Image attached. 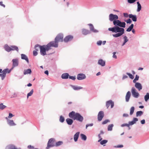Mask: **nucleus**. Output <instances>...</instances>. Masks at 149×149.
Listing matches in <instances>:
<instances>
[{
  "instance_id": "1",
  "label": "nucleus",
  "mask_w": 149,
  "mask_h": 149,
  "mask_svg": "<svg viewBox=\"0 0 149 149\" xmlns=\"http://www.w3.org/2000/svg\"><path fill=\"white\" fill-rule=\"evenodd\" d=\"M58 46V42L56 40L51 41L46 45H43L41 48V52L43 54H46V51L51 49L52 47H57Z\"/></svg>"
},
{
  "instance_id": "2",
  "label": "nucleus",
  "mask_w": 149,
  "mask_h": 149,
  "mask_svg": "<svg viewBox=\"0 0 149 149\" xmlns=\"http://www.w3.org/2000/svg\"><path fill=\"white\" fill-rule=\"evenodd\" d=\"M108 30L115 33L119 32L115 34H113V36L115 38L118 37L122 36L124 32V29L118 26H115L113 27L109 28Z\"/></svg>"
},
{
  "instance_id": "3",
  "label": "nucleus",
  "mask_w": 149,
  "mask_h": 149,
  "mask_svg": "<svg viewBox=\"0 0 149 149\" xmlns=\"http://www.w3.org/2000/svg\"><path fill=\"white\" fill-rule=\"evenodd\" d=\"M69 117L74 120H76L79 122H82L84 119L83 116L78 113H76L74 111L70 112L69 114Z\"/></svg>"
},
{
  "instance_id": "4",
  "label": "nucleus",
  "mask_w": 149,
  "mask_h": 149,
  "mask_svg": "<svg viewBox=\"0 0 149 149\" xmlns=\"http://www.w3.org/2000/svg\"><path fill=\"white\" fill-rule=\"evenodd\" d=\"M55 141L54 139L51 138L49 140L46 149H48L54 146H55Z\"/></svg>"
},
{
  "instance_id": "5",
  "label": "nucleus",
  "mask_w": 149,
  "mask_h": 149,
  "mask_svg": "<svg viewBox=\"0 0 149 149\" xmlns=\"http://www.w3.org/2000/svg\"><path fill=\"white\" fill-rule=\"evenodd\" d=\"M13 69V67H12V68L10 70H9L8 68H6L4 69L2 71V73L1 74V76H2V79L3 80V79L5 78L6 76V73H9L11 71V70Z\"/></svg>"
},
{
  "instance_id": "6",
  "label": "nucleus",
  "mask_w": 149,
  "mask_h": 149,
  "mask_svg": "<svg viewBox=\"0 0 149 149\" xmlns=\"http://www.w3.org/2000/svg\"><path fill=\"white\" fill-rule=\"evenodd\" d=\"M131 92L133 96L136 98H137L139 95V93L136 92V91L134 87H132L131 90Z\"/></svg>"
},
{
  "instance_id": "7",
  "label": "nucleus",
  "mask_w": 149,
  "mask_h": 149,
  "mask_svg": "<svg viewBox=\"0 0 149 149\" xmlns=\"http://www.w3.org/2000/svg\"><path fill=\"white\" fill-rule=\"evenodd\" d=\"M63 35L62 34L60 33L58 34L55 38V40L58 42H63Z\"/></svg>"
},
{
  "instance_id": "8",
  "label": "nucleus",
  "mask_w": 149,
  "mask_h": 149,
  "mask_svg": "<svg viewBox=\"0 0 149 149\" xmlns=\"http://www.w3.org/2000/svg\"><path fill=\"white\" fill-rule=\"evenodd\" d=\"M109 19L110 21H114L115 20H116L118 18V15H113L112 14H111L109 15Z\"/></svg>"
},
{
  "instance_id": "9",
  "label": "nucleus",
  "mask_w": 149,
  "mask_h": 149,
  "mask_svg": "<svg viewBox=\"0 0 149 149\" xmlns=\"http://www.w3.org/2000/svg\"><path fill=\"white\" fill-rule=\"evenodd\" d=\"M104 116V112L102 111H100L97 115V119L99 121H101Z\"/></svg>"
},
{
  "instance_id": "10",
  "label": "nucleus",
  "mask_w": 149,
  "mask_h": 149,
  "mask_svg": "<svg viewBox=\"0 0 149 149\" xmlns=\"http://www.w3.org/2000/svg\"><path fill=\"white\" fill-rule=\"evenodd\" d=\"M73 37L72 35H68L66 36L64 39V41L65 42H68L72 40Z\"/></svg>"
},
{
  "instance_id": "11",
  "label": "nucleus",
  "mask_w": 149,
  "mask_h": 149,
  "mask_svg": "<svg viewBox=\"0 0 149 149\" xmlns=\"http://www.w3.org/2000/svg\"><path fill=\"white\" fill-rule=\"evenodd\" d=\"M114 102L111 100H110L107 102L106 103V106L107 108H108L111 105V108H112L114 106Z\"/></svg>"
},
{
  "instance_id": "12",
  "label": "nucleus",
  "mask_w": 149,
  "mask_h": 149,
  "mask_svg": "<svg viewBox=\"0 0 149 149\" xmlns=\"http://www.w3.org/2000/svg\"><path fill=\"white\" fill-rule=\"evenodd\" d=\"M86 76L85 74H79L77 76V79L79 80L84 79L86 78Z\"/></svg>"
},
{
  "instance_id": "13",
  "label": "nucleus",
  "mask_w": 149,
  "mask_h": 149,
  "mask_svg": "<svg viewBox=\"0 0 149 149\" xmlns=\"http://www.w3.org/2000/svg\"><path fill=\"white\" fill-rule=\"evenodd\" d=\"M13 67V68L17 66L18 65V61L17 59H13L12 60Z\"/></svg>"
},
{
  "instance_id": "14",
  "label": "nucleus",
  "mask_w": 149,
  "mask_h": 149,
  "mask_svg": "<svg viewBox=\"0 0 149 149\" xmlns=\"http://www.w3.org/2000/svg\"><path fill=\"white\" fill-rule=\"evenodd\" d=\"M43 46V45L40 46L38 45H35V49L36 51H38L39 49H40V54L42 56H44V55H46V54H43L41 52V48Z\"/></svg>"
},
{
  "instance_id": "15",
  "label": "nucleus",
  "mask_w": 149,
  "mask_h": 149,
  "mask_svg": "<svg viewBox=\"0 0 149 149\" xmlns=\"http://www.w3.org/2000/svg\"><path fill=\"white\" fill-rule=\"evenodd\" d=\"M88 25L89 26L90 29L91 31L94 33H97L98 32V31L95 29L93 27V25L91 24H88Z\"/></svg>"
},
{
  "instance_id": "16",
  "label": "nucleus",
  "mask_w": 149,
  "mask_h": 149,
  "mask_svg": "<svg viewBox=\"0 0 149 149\" xmlns=\"http://www.w3.org/2000/svg\"><path fill=\"white\" fill-rule=\"evenodd\" d=\"M135 86L137 88L139 91H140L142 89V86L141 84L139 82L135 83Z\"/></svg>"
},
{
  "instance_id": "17",
  "label": "nucleus",
  "mask_w": 149,
  "mask_h": 149,
  "mask_svg": "<svg viewBox=\"0 0 149 149\" xmlns=\"http://www.w3.org/2000/svg\"><path fill=\"white\" fill-rule=\"evenodd\" d=\"M129 18H132V20L134 22H136L137 20L136 16V15H134L132 14L129 15Z\"/></svg>"
},
{
  "instance_id": "18",
  "label": "nucleus",
  "mask_w": 149,
  "mask_h": 149,
  "mask_svg": "<svg viewBox=\"0 0 149 149\" xmlns=\"http://www.w3.org/2000/svg\"><path fill=\"white\" fill-rule=\"evenodd\" d=\"M131 96V93L129 91H128L127 93L125 96V99L126 102L129 101Z\"/></svg>"
},
{
  "instance_id": "19",
  "label": "nucleus",
  "mask_w": 149,
  "mask_h": 149,
  "mask_svg": "<svg viewBox=\"0 0 149 149\" xmlns=\"http://www.w3.org/2000/svg\"><path fill=\"white\" fill-rule=\"evenodd\" d=\"M7 122L8 124L10 126H14L16 125L13 120H8Z\"/></svg>"
},
{
  "instance_id": "20",
  "label": "nucleus",
  "mask_w": 149,
  "mask_h": 149,
  "mask_svg": "<svg viewBox=\"0 0 149 149\" xmlns=\"http://www.w3.org/2000/svg\"><path fill=\"white\" fill-rule=\"evenodd\" d=\"M98 64L102 66H104L105 65V61L102 59H100L98 60Z\"/></svg>"
},
{
  "instance_id": "21",
  "label": "nucleus",
  "mask_w": 149,
  "mask_h": 149,
  "mask_svg": "<svg viewBox=\"0 0 149 149\" xmlns=\"http://www.w3.org/2000/svg\"><path fill=\"white\" fill-rule=\"evenodd\" d=\"M5 149H18L14 145H10L7 146Z\"/></svg>"
},
{
  "instance_id": "22",
  "label": "nucleus",
  "mask_w": 149,
  "mask_h": 149,
  "mask_svg": "<svg viewBox=\"0 0 149 149\" xmlns=\"http://www.w3.org/2000/svg\"><path fill=\"white\" fill-rule=\"evenodd\" d=\"M80 132H77L74 136V139L75 142H76L78 140L79 137Z\"/></svg>"
},
{
  "instance_id": "23",
  "label": "nucleus",
  "mask_w": 149,
  "mask_h": 149,
  "mask_svg": "<svg viewBox=\"0 0 149 149\" xmlns=\"http://www.w3.org/2000/svg\"><path fill=\"white\" fill-rule=\"evenodd\" d=\"M138 120V119L137 118H134L133 120L129 122V124L130 125H133L135 123L136 121Z\"/></svg>"
},
{
  "instance_id": "24",
  "label": "nucleus",
  "mask_w": 149,
  "mask_h": 149,
  "mask_svg": "<svg viewBox=\"0 0 149 149\" xmlns=\"http://www.w3.org/2000/svg\"><path fill=\"white\" fill-rule=\"evenodd\" d=\"M4 48L8 52H10L11 51V46L9 47L7 44L5 45Z\"/></svg>"
},
{
  "instance_id": "25",
  "label": "nucleus",
  "mask_w": 149,
  "mask_h": 149,
  "mask_svg": "<svg viewBox=\"0 0 149 149\" xmlns=\"http://www.w3.org/2000/svg\"><path fill=\"white\" fill-rule=\"evenodd\" d=\"M21 58L22 59L25 60L26 62L29 63V61L27 57L24 54H21Z\"/></svg>"
},
{
  "instance_id": "26",
  "label": "nucleus",
  "mask_w": 149,
  "mask_h": 149,
  "mask_svg": "<svg viewBox=\"0 0 149 149\" xmlns=\"http://www.w3.org/2000/svg\"><path fill=\"white\" fill-rule=\"evenodd\" d=\"M67 124L70 125H71L73 123V120L71 119L68 118L66 119Z\"/></svg>"
},
{
  "instance_id": "27",
  "label": "nucleus",
  "mask_w": 149,
  "mask_h": 149,
  "mask_svg": "<svg viewBox=\"0 0 149 149\" xmlns=\"http://www.w3.org/2000/svg\"><path fill=\"white\" fill-rule=\"evenodd\" d=\"M69 77V74L67 73L63 74L61 75V77L63 79H67Z\"/></svg>"
},
{
  "instance_id": "28",
  "label": "nucleus",
  "mask_w": 149,
  "mask_h": 149,
  "mask_svg": "<svg viewBox=\"0 0 149 149\" xmlns=\"http://www.w3.org/2000/svg\"><path fill=\"white\" fill-rule=\"evenodd\" d=\"M82 34L84 35H86L90 33V32L88 30L83 29L82 30Z\"/></svg>"
},
{
  "instance_id": "29",
  "label": "nucleus",
  "mask_w": 149,
  "mask_h": 149,
  "mask_svg": "<svg viewBox=\"0 0 149 149\" xmlns=\"http://www.w3.org/2000/svg\"><path fill=\"white\" fill-rule=\"evenodd\" d=\"M72 87L75 90H78L80 89H82L83 88L81 86H72Z\"/></svg>"
},
{
  "instance_id": "30",
  "label": "nucleus",
  "mask_w": 149,
  "mask_h": 149,
  "mask_svg": "<svg viewBox=\"0 0 149 149\" xmlns=\"http://www.w3.org/2000/svg\"><path fill=\"white\" fill-rule=\"evenodd\" d=\"M16 50L17 52L18 51V47L15 46L13 45L11 46V51Z\"/></svg>"
},
{
  "instance_id": "31",
  "label": "nucleus",
  "mask_w": 149,
  "mask_h": 149,
  "mask_svg": "<svg viewBox=\"0 0 149 149\" xmlns=\"http://www.w3.org/2000/svg\"><path fill=\"white\" fill-rule=\"evenodd\" d=\"M125 22H121L120 21L118 26L125 28Z\"/></svg>"
},
{
  "instance_id": "32",
  "label": "nucleus",
  "mask_w": 149,
  "mask_h": 149,
  "mask_svg": "<svg viewBox=\"0 0 149 149\" xmlns=\"http://www.w3.org/2000/svg\"><path fill=\"white\" fill-rule=\"evenodd\" d=\"M31 71L30 69H28L24 70V75H26L28 74H31Z\"/></svg>"
},
{
  "instance_id": "33",
  "label": "nucleus",
  "mask_w": 149,
  "mask_h": 149,
  "mask_svg": "<svg viewBox=\"0 0 149 149\" xmlns=\"http://www.w3.org/2000/svg\"><path fill=\"white\" fill-rule=\"evenodd\" d=\"M120 21L118 20L117 19L116 20H115L113 21V24L115 26H118L119 25Z\"/></svg>"
},
{
  "instance_id": "34",
  "label": "nucleus",
  "mask_w": 149,
  "mask_h": 149,
  "mask_svg": "<svg viewBox=\"0 0 149 149\" xmlns=\"http://www.w3.org/2000/svg\"><path fill=\"white\" fill-rule=\"evenodd\" d=\"M137 12H139L141 9V6L139 2H137Z\"/></svg>"
},
{
  "instance_id": "35",
  "label": "nucleus",
  "mask_w": 149,
  "mask_h": 149,
  "mask_svg": "<svg viewBox=\"0 0 149 149\" xmlns=\"http://www.w3.org/2000/svg\"><path fill=\"white\" fill-rule=\"evenodd\" d=\"M134 27V25L132 24L127 29V31L128 32L130 31L133 29Z\"/></svg>"
},
{
  "instance_id": "36",
  "label": "nucleus",
  "mask_w": 149,
  "mask_h": 149,
  "mask_svg": "<svg viewBox=\"0 0 149 149\" xmlns=\"http://www.w3.org/2000/svg\"><path fill=\"white\" fill-rule=\"evenodd\" d=\"M143 113V112L141 111H138L136 113V116L137 117L141 116Z\"/></svg>"
},
{
  "instance_id": "37",
  "label": "nucleus",
  "mask_w": 149,
  "mask_h": 149,
  "mask_svg": "<svg viewBox=\"0 0 149 149\" xmlns=\"http://www.w3.org/2000/svg\"><path fill=\"white\" fill-rule=\"evenodd\" d=\"M135 108L134 107H132L130 109V114L132 115L134 113Z\"/></svg>"
},
{
  "instance_id": "38",
  "label": "nucleus",
  "mask_w": 149,
  "mask_h": 149,
  "mask_svg": "<svg viewBox=\"0 0 149 149\" xmlns=\"http://www.w3.org/2000/svg\"><path fill=\"white\" fill-rule=\"evenodd\" d=\"M145 100L146 102L149 99V93H147L146 95L144 96Z\"/></svg>"
},
{
  "instance_id": "39",
  "label": "nucleus",
  "mask_w": 149,
  "mask_h": 149,
  "mask_svg": "<svg viewBox=\"0 0 149 149\" xmlns=\"http://www.w3.org/2000/svg\"><path fill=\"white\" fill-rule=\"evenodd\" d=\"M80 136L81 137V139L84 141H85L86 139V136L83 134H80Z\"/></svg>"
},
{
  "instance_id": "40",
  "label": "nucleus",
  "mask_w": 149,
  "mask_h": 149,
  "mask_svg": "<svg viewBox=\"0 0 149 149\" xmlns=\"http://www.w3.org/2000/svg\"><path fill=\"white\" fill-rule=\"evenodd\" d=\"M113 126V124H111L108 125V131H111L112 130V128Z\"/></svg>"
},
{
  "instance_id": "41",
  "label": "nucleus",
  "mask_w": 149,
  "mask_h": 149,
  "mask_svg": "<svg viewBox=\"0 0 149 149\" xmlns=\"http://www.w3.org/2000/svg\"><path fill=\"white\" fill-rule=\"evenodd\" d=\"M33 89H32L30 92L28 93L27 95V98H28L30 96H31L33 94Z\"/></svg>"
},
{
  "instance_id": "42",
  "label": "nucleus",
  "mask_w": 149,
  "mask_h": 149,
  "mask_svg": "<svg viewBox=\"0 0 149 149\" xmlns=\"http://www.w3.org/2000/svg\"><path fill=\"white\" fill-rule=\"evenodd\" d=\"M55 143L56 145L55 146H57L62 144L63 143V142L62 141H59L56 142V143Z\"/></svg>"
},
{
  "instance_id": "43",
  "label": "nucleus",
  "mask_w": 149,
  "mask_h": 149,
  "mask_svg": "<svg viewBox=\"0 0 149 149\" xmlns=\"http://www.w3.org/2000/svg\"><path fill=\"white\" fill-rule=\"evenodd\" d=\"M65 120L64 118L62 116H61L60 117L59 120L61 123H63Z\"/></svg>"
},
{
  "instance_id": "44",
  "label": "nucleus",
  "mask_w": 149,
  "mask_h": 149,
  "mask_svg": "<svg viewBox=\"0 0 149 149\" xmlns=\"http://www.w3.org/2000/svg\"><path fill=\"white\" fill-rule=\"evenodd\" d=\"M107 140H104L101 141L100 143L101 145H102L106 143L107 142Z\"/></svg>"
},
{
  "instance_id": "45",
  "label": "nucleus",
  "mask_w": 149,
  "mask_h": 149,
  "mask_svg": "<svg viewBox=\"0 0 149 149\" xmlns=\"http://www.w3.org/2000/svg\"><path fill=\"white\" fill-rule=\"evenodd\" d=\"M126 74L129 76L130 79H133L134 78V76L131 74L128 73H127Z\"/></svg>"
},
{
  "instance_id": "46",
  "label": "nucleus",
  "mask_w": 149,
  "mask_h": 149,
  "mask_svg": "<svg viewBox=\"0 0 149 149\" xmlns=\"http://www.w3.org/2000/svg\"><path fill=\"white\" fill-rule=\"evenodd\" d=\"M6 107V106L3 105V104H0V109H3Z\"/></svg>"
},
{
  "instance_id": "47",
  "label": "nucleus",
  "mask_w": 149,
  "mask_h": 149,
  "mask_svg": "<svg viewBox=\"0 0 149 149\" xmlns=\"http://www.w3.org/2000/svg\"><path fill=\"white\" fill-rule=\"evenodd\" d=\"M109 120H105L104 121H103L102 122V124H105L106 123H107L108 122H109Z\"/></svg>"
},
{
  "instance_id": "48",
  "label": "nucleus",
  "mask_w": 149,
  "mask_h": 149,
  "mask_svg": "<svg viewBox=\"0 0 149 149\" xmlns=\"http://www.w3.org/2000/svg\"><path fill=\"white\" fill-rule=\"evenodd\" d=\"M136 0H128V2L129 3H134Z\"/></svg>"
},
{
  "instance_id": "49",
  "label": "nucleus",
  "mask_w": 149,
  "mask_h": 149,
  "mask_svg": "<svg viewBox=\"0 0 149 149\" xmlns=\"http://www.w3.org/2000/svg\"><path fill=\"white\" fill-rule=\"evenodd\" d=\"M69 78L70 79H71L73 80H75L76 79L75 76H69Z\"/></svg>"
},
{
  "instance_id": "50",
  "label": "nucleus",
  "mask_w": 149,
  "mask_h": 149,
  "mask_svg": "<svg viewBox=\"0 0 149 149\" xmlns=\"http://www.w3.org/2000/svg\"><path fill=\"white\" fill-rule=\"evenodd\" d=\"M33 55L34 56H36L38 54V53L37 52V51L34 50L33 52Z\"/></svg>"
},
{
  "instance_id": "51",
  "label": "nucleus",
  "mask_w": 149,
  "mask_h": 149,
  "mask_svg": "<svg viewBox=\"0 0 149 149\" xmlns=\"http://www.w3.org/2000/svg\"><path fill=\"white\" fill-rule=\"evenodd\" d=\"M127 23L130 24L132 22V21L130 19H128L126 21Z\"/></svg>"
},
{
  "instance_id": "52",
  "label": "nucleus",
  "mask_w": 149,
  "mask_h": 149,
  "mask_svg": "<svg viewBox=\"0 0 149 149\" xmlns=\"http://www.w3.org/2000/svg\"><path fill=\"white\" fill-rule=\"evenodd\" d=\"M93 125V123H91L90 124L86 125V128L87 129V128L89 126H92Z\"/></svg>"
},
{
  "instance_id": "53",
  "label": "nucleus",
  "mask_w": 149,
  "mask_h": 149,
  "mask_svg": "<svg viewBox=\"0 0 149 149\" xmlns=\"http://www.w3.org/2000/svg\"><path fill=\"white\" fill-rule=\"evenodd\" d=\"M116 52H114L113 53V57L115 58L116 59L117 58V56L116 55Z\"/></svg>"
},
{
  "instance_id": "54",
  "label": "nucleus",
  "mask_w": 149,
  "mask_h": 149,
  "mask_svg": "<svg viewBox=\"0 0 149 149\" xmlns=\"http://www.w3.org/2000/svg\"><path fill=\"white\" fill-rule=\"evenodd\" d=\"M125 126H127L128 127H129V124H122L121 125V127H124Z\"/></svg>"
},
{
  "instance_id": "55",
  "label": "nucleus",
  "mask_w": 149,
  "mask_h": 149,
  "mask_svg": "<svg viewBox=\"0 0 149 149\" xmlns=\"http://www.w3.org/2000/svg\"><path fill=\"white\" fill-rule=\"evenodd\" d=\"M124 42H127L128 41V39H127V38L126 36H124Z\"/></svg>"
},
{
  "instance_id": "56",
  "label": "nucleus",
  "mask_w": 149,
  "mask_h": 149,
  "mask_svg": "<svg viewBox=\"0 0 149 149\" xmlns=\"http://www.w3.org/2000/svg\"><path fill=\"white\" fill-rule=\"evenodd\" d=\"M98 136L99 138L100 139L98 141V142H100L101 141V140L102 139V138H101L100 134H98Z\"/></svg>"
},
{
  "instance_id": "57",
  "label": "nucleus",
  "mask_w": 149,
  "mask_h": 149,
  "mask_svg": "<svg viewBox=\"0 0 149 149\" xmlns=\"http://www.w3.org/2000/svg\"><path fill=\"white\" fill-rule=\"evenodd\" d=\"M13 116H14V115H13L12 113H10L9 114V116L8 117L9 118H10Z\"/></svg>"
},
{
  "instance_id": "58",
  "label": "nucleus",
  "mask_w": 149,
  "mask_h": 149,
  "mask_svg": "<svg viewBox=\"0 0 149 149\" xmlns=\"http://www.w3.org/2000/svg\"><path fill=\"white\" fill-rule=\"evenodd\" d=\"M29 149H33L34 147L33 146H31V145H29L27 147Z\"/></svg>"
},
{
  "instance_id": "59",
  "label": "nucleus",
  "mask_w": 149,
  "mask_h": 149,
  "mask_svg": "<svg viewBox=\"0 0 149 149\" xmlns=\"http://www.w3.org/2000/svg\"><path fill=\"white\" fill-rule=\"evenodd\" d=\"M0 5H1V6L3 7L4 8H5V6L3 3V2L2 1H0Z\"/></svg>"
},
{
  "instance_id": "60",
  "label": "nucleus",
  "mask_w": 149,
  "mask_h": 149,
  "mask_svg": "<svg viewBox=\"0 0 149 149\" xmlns=\"http://www.w3.org/2000/svg\"><path fill=\"white\" fill-rule=\"evenodd\" d=\"M102 43V41H99L97 42V44L98 45H101Z\"/></svg>"
},
{
  "instance_id": "61",
  "label": "nucleus",
  "mask_w": 149,
  "mask_h": 149,
  "mask_svg": "<svg viewBox=\"0 0 149 149\" xmlns=\"http://www.w3.org/2000/svg\"><path fill=\"white\" fill-rule=\"evenodd\" d=\"M141 123L142 124H144L145 123V120H144V119H143L142 120H141Z\"/></svg>"
},
{
  "instance_id": "62",
  "label": "nucleus",
  "mask_w": 149,
  "mask_h": 149,
  "mask_svg": "<svg viewBox=\"0 0 149 149\" xmlns=\"http://www.w3.org/2000/svg\"><path fill=\"white\" fill-rule=\"evenodd\" d=\"M123 147V145H118L117 146H115V147L119 148H122Z\"/></svg>"
},
{
  "instance_id": "63",
  "label": "nucleus",
  "mask_w": 149,
  "mask_h": 149,
  "mask_svg": "<svg viewBox=\"0 0 149 149\" xmlns=\"http://www.w3.org/2000/svg\"><path fill=\"white\" fill-rule=\"evenodd\" d=\"M123 116L124 117H127L129 116V115L127 113H124L123 115Z\"/></svg>"
},
{
  "instance_id": "64",
  "label": "nucleus",
  "mask_w": 149,
  "mask_h": 149,
  "mask_svg": "<svg viewBox=\"0 0 149 149\" xmlns=\"http://www.w3.org/2000/svg\"><path fill=\"white\" fill-rule=\"evenodd\" d=\"M139 76L137 75H136V77H135V78L134 79H135V80H138L139 79Z\"/></svg>"
}]
</instances>
